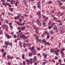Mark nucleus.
<instances>
[{
  "label": "nucleus",
  "mask_w": 65,
  "mask_h": 65,
  "mask_svg": "<svg viewBox=\"0 0 65 65\" xmlns=\"http://www.w3.org/2000/svg\"><path fill=\"white\" fill-rule=\"evenodd\" d=\"M46 63V62H44L43 63V65H45Z\"/></svg>",
  "instance_id": "4c0bfd02"
},
{
  "label": "nucleus",
  "mask_w": 65,
  "mask_h": 65,
  "mask_svg": "<svg viewBox=\"0 0 65 65\" xmlns=\"http://www.w3.org/2000/svg\"><path fill=\"white\" fill-rule=\"evenodd\" d=\"M36 28H36V26H35V27L34 28V29H36Z\"/></svg>",
  "instance_id": "69168bd1"
},
{
  "label": "nucleus",
  "mask_w": 65,
  "mask_h": 65,
  "mask_svg": "<svg viewBox=\"0 0 65 65\" xmlns=\"http://www.w3.org/2000/svg\"><path fill=\"white\" fill-rule=\"evenodd\" d=\"M41 36H42V37H44V34H42V35Z\"/></svg>",
  "instance_id": "5fc2aeb1"
},
{
  "label": "nucleus",
  "mask_w": 65,
  "mask_h": 65,
  "mask_svg": "<svg viewBox=\"0 0 65 65\" xmlns=\"http://www.w3.org/2000/svg\"><path fill=\"white\" fill-rule=\"evenodd\" d=\"M48 28L49 29H50L52 28V27L51 26H49Z\"/></svg>",
  "instance_id": "e433bc0d"
},
{
  "label": "nucleus",
  "mask_w": 65,
  "mask_h": 65,
  "mask_svg": "<svg viewBox=\"0 0 65 65\" xmlns=\"http://www.w3.org/2000/svg\"><path fill=\"white\" fill-rule=\"evenodd\" d=\"M52 32H53V30H52L51 31H50V33H52Z\"/></svg>",
  "instance_id": "4d7b16f0"
},
{
  "label": "nucleus",
  "mask_w": 65,
  "mask_h": 65,
  "mask_svg": "<svg viewBox=\"0 0 65 65\" xmlns=\"http://www.w3.org/2000/svg\"><path fill=\"white\" fill-rule=\"evenodd\" d=\"M55 59H56V60H57V59H58V57H57V56H56L55 57Z\"/></svg>",
  "instance_id": "72a5a7b5"
},
{
  "label": "nucleus",
  "mask_w": 65,
  "mask_h": 65,
  "mask_svg": "<svg viewBox=\"0 0 65 65\" xmlns=\"http://www.w3.org/2000/svg\"><path fill=\"white\" fill-rule=\"evenodd\" d=\"M48 43V42H45L44 43V44H45V45H46Z\"/></svg>",
  "instance_id": "1a4fd4ad"
},
{
  "label": "nucleus",
  "mask_w": 65,
  "mask_h": 65,
  "mask_svg": "<svg viewBox=\"0 0 65 65\" xmlns=\"http://www.w3.org/2000/svg\"><path fill=\"white\" fill-rule=\"evenodd\" d=\"M34 61V63H36V60H33Z\"/></svg>",
  "instance_id": "37998d69"
},
{
  "label": "nucleus",
  "mask_w": 65,
  "mask_h": 65,
  "mask_svg": "<svg viewBox=\"0 0 65 65\" xmlns=\"http://www.w3.org/2000/svg\"><path fill=\"white\" fill-rule=\"evenodd\" d=\"M57 51V52H58V53H59V52H60V51H59V49H58Z\"/></svg>",
  "instance_id": "ea45409f"
},
{
  "label": "nucleus",
  "mask_w": 65,
  "mask_h": 65,
  "mask_svg": "<svg viewBox=\"0 0 65 65\" xmlns=\"http://www.w3.org/2000/svg\"><path fill=\"white\" fill-rule=\"evenodd\" d=\"M7 6V3H5V6Z\"/></svg>",
  "instance_id": "bf43d9fd"
},
{
  "label": "nucleus",
  "mask_w": 65,
  "mask_h": 65,
  "mask_svg": "<svg viewBox=\"0 0 65 65\" xmlns=\"http://www.w3.org/2000/svg\"><path fill=\"white\" fill-rule=\"evenodd\" d=\"M21 39H23V38L24 39V36H23V35H22L20 37Z\"/></svg>",
  "instance_id": "f8f14e48"
},
{
  "label": "nucleus",
  "mask_w": 65,
  "mask_h": 65,
  "mask_svg": "<svg viewBox=\"0 0 65 65\" xmlns=\"http://www.w3.org/2000/svg\"><path fill=\"white\" fill-rule=\"evenodd\" d=\"M34 48H31V50L30 51H34Z\"/></svg>",
  "instance_id": "f704fd0d"
},
{
  "label": "nucleus",
  "mask_w": 65,
  "mask_h": 65,
  "mask_svg": "<svg viewBox=\"0 0 65 65\" xmlns=\"http://www.w3.org/2000/svg\"><path fill=\"white\" fill-rule=\"evenodd\" d=\"M38 7L40 9L41 8V6H38Z\"/></svg>",
  "instance_id": "864d4df0"
},
{
  "label": "nucleus",
  "mask_w": 65,
  "mask_h": 65,
  "mask_svg": "<svg viewBox=\"0 0 65 65\" xmlns=\"http://www.w3.org/2000/svg\"><path fill=\"white\" fill-rule=\"evenodd\" d=\"M32 61V59L30 58L29 59V61Z\"/></svg>",
  "instance_id": "603ef678"
},
{
  "label": "nucleus",
  "mask_w": 65,
  "mask_h": 65,
  "mask_svg": "<svg viewBox=\"0 0 65 65\" xmlns=\"http://www.w3.org/2000/svg\"><path fill=\"white\" fill-rule=\"evenodd\" d=\"M29 55L30 57H31V56H32V55H33V54H32V53H30Z\"/></svg>",
  "instance_id": "6e6552de"
},
{
  "label": "nucleus",
  "mask_w": 65,
  "mask_h": 65,
  "mask_svg": "<svg viewBox=\"0 0 65 65\" xmlns=\"http://www.w3.org/2000/svg\"><path fill=\"white\" fill-rule=\"evenodd\" d=\"M37 50H38V51H40V48H37Z\"/></svg>",
  "instance_id": "a19ab883"
},
{
  "label": "nucleus",
  "mask_w": 65,
  "mask_h": 65,
  "mask_svg": "<svg viewBox=\"0 0 65 65\" xmlns=\"http://www.w3.org/2000/svg\"><path fill=\"white\" fill-rule=\"evenodd\" d=\"M8 64L9 65H10V62H8Z\"/></svg>",
  "instance_id": "338daca9"
},
{
  "label": "nucleus",
  "mask_w": 65,
  "mask_h": 65,
  "mask_svg": "<svg viewBox=\"0 0 65 65\" xmlns=\"http://www.w3.org/2000/svg\"><path fill=\"white\" fill-rule=\"evenodd\" d=\"M13 9H12V8H9V10H10V11H13Z\"/></svg>",
  "instance_id": "0eeeda50"
},
{
  "label": "nucleus",
  "mask_w": 65,
  "mask_h": 65,
  "mask_svg": "<svg viewBox=\"0 0 65 65\" xmlns=\"http://www.w3.org/2000/svg\"><path fill=\"white\" fill-rule=\"evenodd\" d=\"M25 26H24L23 27H21V29L22 30H24V29H25Z\"/></svg>",
  "instance_id": "39448f33"
},
{
  "label": "nucleus",
  "mask_w": 65,
  "mask_h": 65,
  "mask_svg": "<svg viewBox=\"0 0 65 65\" xmlns=\"http://www.w3.org/2000/svg\"><path fill=\"white\" fill-rule=\"evenodd\" d=\"M5 44L6 45H9V43L7 42H6L5 43Z\"/></svg>",
  "instance_id": "423d86ee"
},
{
  "label": "nucleus",
  "mask_w": 65,
  "mask_h": 65,
  "mask_svg": "<svg viewBox=\"0 0 65 65\" xmlns=\"http://www.w3.org/2000/svg\"><path fill=\"white\" fill-rule=\"evenodd\" d=\"M29 61V60H28V59H27L26 60H25V62H28Z\"/></svg>",
  "instance_id": "393cba45"
},
{
  "label": "nucleus",
  "mask_w": 65,
  "mask_h": 65,
  "mask_svg": "<svg viewBox=\"0 0 65 65\" xmlns=\"http://www.w3.org/2000/svg\"><path fill=\"white\" fill-rule=\"evenodd\" d=\"M15 3V1L13 0H11V4H14Z\"/></svg>",
  "instance_id": "7ed1b4c3"
},
{
  "label": "nucleus",
  "mask_w": 65,
  "mask_h": 65,
  "mask_svg": "<svg viewBox=\"0 0 65 65\" xmlns=\"http://www.w3.org/2000/svg\"><path fill=\"white\" fill-rule=\"evenodd\" d=\"M56 28H57V26L55 25L53 28V29L54 30H56Z\"/></svg>",
  "instance_id": "4468645a"
},
{
  "label": "nucleus",
  "mask_w": 65,
  "mask_h": 65,
  "mask_svg": "<svg viewBox=\"0 0 65 65\" xmlns=\"http://www.w3.org/2000/svg\"><path fill=\"white\" fill-rule=\"evenodd\" d=\"M18 29L20 30L21 29V27L20 26L18 27Z\"/></svg>",
  "instance_id": "680f3d73"
},
{
  "label": "nucleus",
  "mask_w": 65,
  "mask_h": 65,
  "mask_svg": "<svg viewBox=\"0 0 65 65\" xmlns=\"http://www.w3.org/2000/svg\"><path fill=\"white\" fill-rule=\"evenodd\" d=\"M1 52H2V53L3 52H4V49H3L1 50Z\"/></svg>",
  "instance_id": "bb28decb"
},
{
  "label": "nucleus",
  "mask_w": 65,
  "mask_h": 65,
  "mask_svg": "<svg viewBox=\"0 0 65 65\" xmlns=\"http://www.w3.org/2000/svg\"><path fill=\"white\" fill-rule=\"evenodd\" d=\"M63 14H63V13H61L60 14V15L61 16H62V15H63Z\"/></svg>",
  "instance_id": "49530a36"
},
{
  "label": "nucleus",
  "mask_w": 65,
  "mask_h": 65,
  "mask_svg": "<svg viewBox=\"0 0 65 65\" xmlns=\"http://www.w3.org/2000/svg\"><path fill=\"white\" fill-rule=\"evenodd\" d=\"M17 39H15V40H14V42H17Z\"/></svg>",
  "instance_id": "c03bdc74"
},
{
  "label": "nucleus",
  "mask_w": 65,
  "mask_h": 65,
  "mask_svg": "<svg viewBox=\"0 0 65 65\" xmlns=\"http://www.w3.org/2000/svg\"><path fill=\"white\" fill-rule=\"evenodd\" d=\"M37 36V34H36L35 35H34V37H35L36 36Z\"/></svg>",
  "instance_id": "774afa93"
},
{
  "label": "nucleus",
  "mask_w": 65,
  "mask_h": 65,
  "mask_svg": "<svg viewBox=\"0 0 65 65\" xmlns=\"http://www.w3.org/2000/svg\"><path fill=\"white\" fill-rule=\"evenodd\" d=\"M62 22H61L59 23V25L60 26H61L62 25Z\"/></svg>",
  "instance_id": "5701e85b"
},
{
  "label": "nucleus",
  "mask_w": 65,
  "mask_h": 65,
  "mask_svg": "<svg viewBox=\"0 0 65 65\" xmlns=\"http://www.w3.org/2000/svg\"><path fill=\"white\" fill-rule=\"evenodd\" d=\"M28 37H27L24 36V37L23 38V39H28Z\"/></svg>",
  "instance_id": "9d476101"
},
{
  "label": "nucleus",
  "mask_w": 65,
  "mask_h": 65,
  "mask_svg": "<svg viewBox=\"0 0 65 65\" xmlns=\"http://www.w3.org/2000/svg\"><path fill=\"white\" fill-rule=\"evenodd\" d=\"M16 4H18L19 3V1L18 0H16Z\"/></svg>",
  "instance_id": "aec40b11"
},
{
  "label": "nucleus",
  "mask_w": 65,
  "mask_h": 65,
  "mask_svg": "<svg viewBox=\"0 0 65 65\" xmlns=\"http://www.w3.org/2000/svg\"><path fill=\"white\" fill-rule=\"evenodd\" d=\"M2 30H1L0 31V34L1 35L2 34Z\"/></svg>",
  "instance_id": "b1692460"
},
{
  "label": "nucleus",
  "mask_w": 65,
  "mask_h": 65,
  "mask_svg": "<svg viewBox=\"0 0 65 65\" xmlns=\"http://www.w3.org/2000/svg\"><path fill=\"white\" fill-rule=\"evenodd\" d=\"M64 52H62V53L61 54L62 56V57H63L64 56Z\"/></svg>",
  "instance_id": "6ab92c4d"
},
{
  "label": "nucleus",
  "mask_w": 65,
  "mask_h": 65,
  "mask_svg": "<svg viewBox=\"0 0 65 65\" xmlns=\"http://www.w3.org/2000/svg\"><path fill=\"white\" fill-rule=\"evenodd\" d=\"M20 38L19 37H18L17 38V40H20Z\"/></svg>",
  "instance_id": "6e6d98bb"
},
{
  "label": "nucleus",
  "mask_w": 65,
  "mask_h": 65,
  "mask_svg": "<svg viewBox=\"0 0 65 65\" xmlns=\"http://www.w3.org/2000/svg\"><path fill=\"white\" fill-rule=\"evenodd\" d=\"M40 11H39V12H37V14L38 15L40 14Z\"/></svg>",
  "instance_id": "a211bd4d"
},
{
  "label": "nucleus",
  "mask_w": 65,
  "mask_h": 65,
  "mask_svg": "<svg viewBox=\"0 0 65 65\" xmlns=\"http://www.w3.org/2000/svg\"><path fill=\"white\" fill-rule=\"evenodd\" d=\"M19 34L20 35H22V32H19Z\"/></svg>",
  "instance_id": "a18cd8bd"
},
{
  "label": "nucleus",
  "mask_w": 65,
  "mask_h": 65,
  "mask_svg": "<svg viewBox=\"0 0 65 65\" xmlns=\"http://www.w3.org/2000/svg\"><path fill=\"white\" fill-rule=\"evenodd\" d=\"M42 55L43 56H44V58H45V59H46V57H47V54H45L44 53H43V54H42Z\"/></svg>",
  "instance_id": "f257e3e1"
},
{
  "label": "nucleus",
  "mask_w": 65,
  "mask_h": 65,
  "mask_svg": "<svg viewBox=\"0 0 65 65\" xmlns=\"http://www.w3.org/2000/svg\"><path fill=\"white\" fill-rule=\"evenodd\" d=\"M39 40H37V43H39Z\"/></svg>",
  "instance_id": "de8ad7c7"
},
{
  "label": "nucleus",
  "mask_w": 65,
  "mask_h": 65,
  "mask_svg": "<svg viewBox=\"0 0 65 65\" xmlns=\"http://www.w3.org/2000/svg\"><path fill=\"white\" fill-rule=\"evenodd\" d=\"M19 25L20 26H22V23H20Z\"/></svg>",
  "instance_id": "3c124183"
},
{
  "label": "nucleus",
  "mask_w": 65,
  "mask_h": 65,
  "mask_svg": "<svg viewBox=\"0 0 65 65\" xmlns=\"http://www.w3.org/2000/svg\"><path fill=\"white\" fill-rule=\"evenodd\" d=\"M51 22H52V20L50 21V23H49V25H50L51 24Z\"/></svg>",
  "instance_id": "473e14b6"
},
{
  "label": "nucleus",
  "mask_w": 65,
  "mask_h": 65,
  "mask_svg": "<svg viewBox=\"0 0 65 65\" xmlns=\"http://www.w3.org/2000/svg\"><path fill=\"white\" fill-rule=\"evenodd\" d=\"M49 37H50V36H47L46 38L47 39H49Z\"/></svg>",
  "instance_id": "a878e982"
},
{
  "label": "nucleus",
  "mask_w": 65,
  "mask_h": 65,
  "mask_svg": "<svg viewBox=\"0 0 65 65\" xmlns=\"http://www.w3.org/2000/svg\"><path fill=\"white\" fill-rule=\"evenodd\" d=\"M33 53L34 55H36V52L35 50L34 49V50L33 51Z\"/></svg>",
  "instance_id": "20e7f679"
},
{
  "label": "nucleus",
  "mask_w": 65,
  "mask_h": 65,
  "mask_svg": "<svg viewBox=\"0 0 65 65\" xmlns=\"http://www.w3.org/2000/svg\"><path fill=\"white\" fill-rule=\"evenodd\" d=\"M62 29H63V27H62L61 26L60 27V31H62Z\"/></svg>",
  "instance_id": "9b49d317"
},
{
  "label": "nucleus",
  "mask_w": 65,
  "mask_h": 65,
  "mask_svg": "<svg viewBox=\"0 0 65 65\" xmlns=\"http://www.w3.org/2000/svg\"><path fill=\"white\" fill-rule=\"evenodd\" d=\"M16 59H18V60H19V59H20L19 57H16Z\"/></svg>",
  "instance_id": "09e8293b"
},
{
  "label": "nucleus",
  "mask_w": 65,
  "mask_h": 65,
  "mask_svg": "<svg viewBox=\"0 0 65 65\" xmlns=\"http://www.w3.org/2000/svg\"><path fill=\"white\" fill-rule=\"evenodd\" d=\"M55 54H56V56H58V55H59V53H55Z\"/></svg>",
  "instance_id": "79ce46f5"
},
{
  "label": "nucleus",
  "mask_w": 65,
  "mask_h": 65,
  "mask_svg": "<svg viewBox=\"0 0 65 65\" xmlns=\"http://www.w3.org/2000/svg\"><path fill=\"white\" fill-rule=\"evenodd\" d=\"M53 3V2H52V1H50L49 2H48V4H50V3Z\"/></svg>",
  "instance_id": "2f4dec72"
},
{
  "label": "nucleus",
  "mask_w": 65,
  "mask_h": 65,
  "mask_svg": "<svg viewBox=\"0 0 65 65\" xmlns=\"http://www.w3.org/2000/svg\"><path fill=\"white\" fill-rule=\"evenodd\" d=\"M36 56L34 57L33 58V60H36Z\"/></svg>",
  "instance_id": "f3484780"
},
{
  "label": "nucleus",
  "mask_w": 65,
  "mask_h": 65,
  "mask_svg": "<svg viewBox=\"0 0 65 65\" xmlns=\"http://www.w3.org/2000/svg\"><path fill=\"white\" fill-rule=\"evenodd\" d=\"M36 32V33L37 34H38V31H35Z\"/></svg>",
  "instance_id": "0e129e2a"
},
{
  "label": "nucleus",
  "mask_w": 65,
  "mask_h": 65,
  "mask_svg": "<svg viewBox=\"0 0 65 65\" xmlns=\"http://www.w3.org/2000/svg\"><path fill=\"white\" fill-rule=\"evenodd\" d=\"M17 19H20V17H18V16H17Z\"/></svg>",
  "instance_id": "e2e57ef3"
},
{
  "label": "nucleus",
  "mask_w": 65,
  "mask_h": 65,
  "mask_svg": "<svg viewBox=\"0 0 65 65\" xmlns=\"http://www.w3.org/2000/svg\"><path fill=\"white\" fill-rule=\"evenodd\" d=\"M10 56L9 55H8L7 56V57H8V59H9L10 58V57H9Z\"/></svg>",
  "instance_id": "c85d7f7f"
},
{
  "label": "nucleus",
  "mask_w": 65,
  "mask_h": 65,
  "mask_svg": "<svg viewBox=\"0 0 65 65\" xmlns=\"http://www.w3.org/2000/svg\"><path fill=\"white\" fill-rule=\"evenodd\" d=\"M42 41L44 42V43L45 42H46V41L44 39L42 40Z\"/></svg>",
  "instance_id": "2eb2a0df"
},
{
  "label": "nucleus",
  "mask_w": 65,
  "mask_h": 65,
  "mask_svg": "<svg viewBox=\"0 0 65 65\" xmlns=\"http://www.w3.org/2000/svg\"><path fill=\"white\" fill-rule=\"evenodd\" d=\"M58 61L60 63H61V60L60 59H59Z\"/></svg>",
  "instance_id": "c756f323"
},
{
  "label": "nucleus",
  "mask_w": 65,
  "mask_h": 65,
  "mask_svg": "<svg viewBox=\"0 0 65 65\" xmlns=\"http://www.w3.org/2000/svg\"><path fill=\"white\" fill-rule=\"evenodd\" d=\"M54 20H57V19H58V18H56V17H54Z\"/></svg>",
  "instance_id": "58836bf2"
},
{
  "label": "nucleus",
  "mask_w": 65,
  "mask_h": 65,
  "mask_svg": "<svg viewBox=\"0 0 65 65\" xmlns=\"http://www.w3.org/2000/svg\"><path fill=\"white\" fill-rule=\"evenodd\" d=\"M57 48H55V49L54 50V52H56V51H57Z\"/></svg>",
  "instance_id": "412c9836"
},
{
  "label": "nucleus",
  "mask_w": 65,
  "mask_h": 65,
  "mask_svg": "<svg viewBox=\"0 0 65 65\" xmlns=\"http://www.w3.org/2000/svg\"><path fill=\"white\" fill-rule=\"evenodd\" d=\"M12 42H10V43H9V44L10 45V46H12Z\"/></svg>",
  "instance_id": "cd10ccee"
},
{
  "label": "nucleus",
  "mask_w": 65,
  "mask_h": 65,
  "mask_svg": "<svg viewBox=\"0 0 65 65\" xmlns=\"http://www.w3.org/2000/svg\"><path fill=\"white\" fill-rule=\"evenodd\" d=\"M21 19H22V18H20L19 20V21H20V22H22V20H21Z\"/></svg>",
  "instance_id": "4be33fe9"
},
{
  "label": "nucleus",
  "mask_w": 65,
  "mask_h": 65,
  "mask_svg": "<svg viewBox=\"0 0 65 65\" xmlns=\"http://www.w3.org/2000/svg\"><path fill=\"white\" fill-rule=\"evenodd\" d=\"M30 61H29L27 63V64L28 65H30Z\"/></svg>",
  "instance_id": "8fccbe9b"
},
{
  "label": "nucleus",
  "mask_w": 65,
  "mask_h": 65,
  "mask_svg": "<svg viewBox=\"0 0 65 65\" xmlns=\"http://www.w3.org/2000/svg\"><path fill=\"white\" fill-rule=\"evenodd\" d=\"M54 51V49H51V53H54V52H53Z\"/></svg>",
  "instance_id": "dca6fc26"
},
{
  "label": "nucleus",
  "mask_w": 65,
  "mask_h": 65,
  "mask_svg": "<svg viewBox=\"0 0 65 65\" xmlns=\"http://www.w3.org/2000/svg\"><path fill=\"white\" fill-rule=\"evenodd\" d=\"M62 3H60L59 4V6H61V5H62Z\"/></svg>",
  "instance_id": "c9c22d12"
},
{
  "label": "nucleus",
  "mask_w": 65,
  "mask_h": 65,
  "mask_svg": "<svg viewBox=\"0 0 65 65\" xmlns=\"http://www.w3.org/2000/svg\"><path fill=\"white\" fill-rule=\"evenodd\" d=\"M6 36L7 37V39H9L11 38V36L7 34H6Z\"/></svg>",
  "instance_id": "f03ea898"
},
{
  "label": "nucleus",
  "mask_w": 65,
  "mask_h": 65,
  "mask_svg": "<svg viewBox=\"0 0 65 65\" xmlns=\"http://www.w3.org/2000/svg\"><path fill=\"white\" fill-rule=\"evenodd\" d=\"M64 32H65V31L64 30H62L61 32V34H63Z\"/></svg>",
  "instance_id": "ddd939ff"
},
{
  "label": "nucleus",
  "mask_w": 65,
  "mask_h": 65,
  "mask_svg": "<svg viewBox=\"0 0 65 65\" xmlns=\"http://www.w3.org/2000/svg\"><path fill=\"white\" fill-rule=\"evenodd\" d=\"M55 52V53H53V54H55L56 53H58V52L57 51Z\"/></svg>",
  "instance_id": "7c9ffc66"
},
{
  "label": "nucleus",
  "mask_w": 65,
  "mask_h": 65,
  "mask_svg": "<svg viewBox=\"0 0 65 65\" xmlns=\"http://www.w3.org/2000/svg\"><path fill=\"white\" fill-rule=\"evenodd\" d=\"M39 18H41V15H39Z\"/></svg>",
  "instance_id": "052dcab7"
},
{
  "label": "nucleus",
  "mask_w": 65,
  "mask_h": 65,
  "mask_svg": "<svg viewBox=\"0 0 65 65\" xmlns=\"http://www.w3.org/2000/svg\"><path fill=\"white\" fill-rule=\"evenodd\" d=\"M36 39L37 40H39L38 37L36 38Z\"/></svg>",
  "instance_id": "13d9d810"
}]
</instances>
